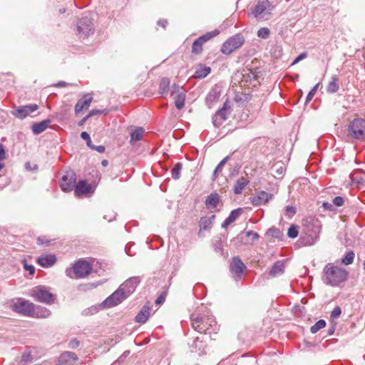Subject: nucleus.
Masks as SVG:
<instances>
[{
  "label": "nucleus",
  "mask_w": 365,
  "mask_h": 365,
  "mask_svg": "<svg viewBox=\"0 0 365 365\" xmlns=\"http://www.w3.org/2000/svg\"><path fill=\"white\" fill-rule=\"evenodd\" d=\"M77 355L71 351L63 353L58 358L56 365H76Z\"/></svg>",
  "instance_id": "nucleus-18"
},
{
  "label": "nucleus",
  "mask_w": 365,
  "mask_h": 365,
  "mask_svg": "<svg viewBox=\"0 0 365 365\" xmlns=\"http://www.w3.org/2000/svg\"><path fill=\"white\" fill-rule=\"evenodd\" d=\"M333 204L336 206V207H340V206H342L344 202V198L340 197V196H337V197H335L333 200Z\"/></svg>",
  "instance_id": "nucleus-45"
},
{
  "label": "nucleus",
  "mask_w": 365,
  "mask_h": 365,
  "mask_svg": "<svg viewBox=\"0 0 365 365\" xmlns=\"http://www.w3.org/2000/svg\"><path fill=\"white\" fill-rule=\"evenodd\" d=\"M298 230L297 227L294 225H292L288 229L287 235L290 238H295L298 235Z\"/></svg>",
  "instance_id": "nucleus-42"
},
{
  "label": "nucleus",
  "mask_w": 365,
  "mask_h": 365,
  "mask_svg": "<svg viewBox=\"0 0 365 365\" xmlns=\"http://www.w3.org/2000/svg\"><path fill=\"white\" fill-rule=\"evenodd\" d=\"M199 341V338L198 337H196V339H195V341H193L192 344L191 345V348H192V351H195V350H197V349H200V346H198V343Z\"/></svg>",
  "instance_id": "nucleus-53"
},
{
  "label": "nucleus",
  "mask_w": 365,
  "mask_h": 365,
  "mask_svg": "<svg viewBox=\"0 0 365 365\" xmlns=\"http://www.w3.org/2000/svg\"><path fill=\"white\" fill-rule=\"evenodd\" d=\"M150 315V307L144 305L135 317V322L139 324H145Z\"/></svg>",
  "instance_id": "nucleus-22"
},
{
  "label": "nucleus",
  "mask_w": 365,
  "mask_h": 365,
  "mask_svg": "<svg viewBox=\"0 0 365 365\" xmlns=\"http://www.w3.org/2000/svg\"><path fill=\"white\" fill-rule=\"evenodd\" d=\"M322 206L325 210H333V205L330 202H323Z\"/></svg>",
  "instance_id": "nucleus-54"
},
{
  "label": "nucleus",
  "mask_w": 365,
  "mask_h": 365,
  "mask_svg": "<svg viewBox=\"0 0 365 365\" xmlns=\"http://www.w3.org/2000/svg\"><path fill=\"white\" fill-rule=\"evenodd\" d=\"M323 272L324 282L333 287L339 286L348 277V272L345 269L335 266L332 263L327 264L324 268Z\"/></svg>",
  "instance_id": "nucleus-1"
},
{
  "label": "nucleus",
  "mask_w": 365,
  "mask_h": 365,
  "mask_svg": "<svg viewBox=\"0 0 365 365\" xmlns=\"http://www.w3.org/2000/svg\"><path fill=\"white\" fill-rule=\"evenodd\" d=\"M60 11V13H61V14H63V13L65 12V9H63V10H62V9H60V11Z\"/></svg>",
  "instance_id": "nucleus-64"
},
{
  "label": "nucleus",
  "mask_w": 365,
  "mask_h": 365,
  "mask_svg": "<svg viewBox=\"0 0 365 365\" xmlns=\"http://www.w3.org/2000/svg\"><path fill=\"white\" fill-rule=\"evenodd\" d=\"M182 165L181 163H178L175 165L171 170L172 178L175 180H178L180 176V171L182 170Z\"/></svg>",
  "instance_id": "nucleus-36"
},
{
  "label": "nucleus",
  "mask_w": 365,
  "mask_h": 365,
  "mask_svg": "<svg viewBox=\"0 0 365 365\" xmlns=\"http://www.w3.org/2000/svg\"><path fill=\"white\" fill-rule=\"evenodd\" d=\"M158 24L161 26L163 28H165L166 25L168 24V21H167V20H165V19L160 20V21H158Z\"/></svg>",
  "instance_id": "nucleus-57"
},
{
  "label": "nucleus",
  "mask_w": 365,
  "mask_h": 365,
  "mask_svg": "<svg viewBox=\"0 0 365 365\" xmlns=\"http://www.w3.org/2000/svg\"><path fill=\"white\" fill-rule=\"evenodd\" d=\"M101 165L103 167H106L108 165V161L107 160H103L101 161Z\"/></svg>",
  "instance_id": "nucleus-61"
},
{
  "label": "nucleus",
  "mask_w": 365,
  "mask_h": 365,
  "mask_svg": "<svg viewBox=\"0 0 365 365\" xmlns=\"http://www.w3.org/2000/svg\"><path fill=\"white\" fill-rule=\"evenodd\" d=\"M50 242L49 240H47L46 237H39L37 239V243L38 245H48Z\"/></svg>",
  "instance_id": "nucleus-48"
},
{
  "label": "nucleus",
  "mask_w": 365,
  "mask_h": 365,
  "mask_svg": "<svg viewBox=\"0 0 365 365\" xmlns=\"http://www.w3.org/2000/svg\"><path fill=\"white\" fill-rule=\"evenodd\" d=\"M339 90L338 78L336 75L331 77L327 86V91L329 93H334Z\"/></svg>",
  "instance_id": "nucleus-31"
},
{
  "label": "nucleus",
  "mask_w": 365,
  "mask_h": 365,
  "mask_svg": "<svg viewBox=\"0 0 365 365\" xmlns=\"http://www.w3.org/2000/svg\"><path fill=\"white\" fill-rule=\"evenodd\" d=\"M307 53L305 52H303L302 53H300L293 61L292 63V65H294V64H297V63H299L300 61L304 59L306 57H307Z\"/></svg>",
  "instance_id": "nucleus-47"
},
{
  "label": "nucleus",
  "mask_w": 365,
  "mask_h": 365,
  "mask_svg": "<svg viewBox=\"0 0 365 365\" xmlns=\"http://www.w3.org/2000/svg\"><path fill=\"white\" fill-rule=\"evenodd\" d=\"M229 108L227 103L225 102L223 106L215 113L212 118V123L215 127H220L226 120L229 113Z\"/></svg>",
  "instance_id": "nucleus-15"
},
{
  "label": "nucleus",
  "mask_w": 365,
  "mask_h": 365,
  "mask_svg": "<svg viewBox=\"0 0 365 365\" xmlns=\"http://www.w3.org/2000/svg\"><path fill=\"white\" fill-rule=\"evenodd\" d=\"M140 278L138 277H130L127 279L124 283H123L119 288L120 290L125 293V296L128 297L130 294H131L140 283Z\"/></svg>",
  "instance_id": "nucleus-16"
},
{
  "label": "nucleus",
  "mask_w": 365,
  "mask_h": 365,
  "mask_svg": "<svg viewBox=\"0 0 365 365\" xmlns=\"http://www.w3.org/2000/svg\"><path fill=\"white\" fill-rule=\"evenodd\" d=\"M211 71L209 66H200L196 69L193 76L197 78H203L206 77Z\"/></svg>",
  "instance_id": "nucleus-30"
},
{
  "label": "nucleus",
  "mask_w": 365,
  "mask_h": 365,
  "mask_svg": "<svg viewBox=\"0 0 365 365\" xmlns=\"http://www.w3.org/2000/svg\"><path fill=\"white\" fill-rule=\"evenodd\" d=\"M51 120L46 119L32 125V131L34 134H40L43 132L50 125Z\"/></svg>",
  "instance_id": "nucleus-28"
},
{
  "label": "nucleus",
  "mask_w": 365,
  "mask_h": 365,
  "mask_svg": "<svg viewBox=\"0 0 365 365\" xmlns=\"http://www.w3.org/2000/svg\"><path fill=\"white\" fill-rule=\"evenodd\" d=\"M192 327L199 333H216L219 328L215 317L210 314L200 317L192 316Z\"/></svg>",
  "instance_id": "nucleus-2"
},
{
  "label": "nucleus",
  "mask_w": 365,
  "mask_h": 365,
  "mask_svg": "<svg viewBox=\"0 0 365 365\" xmlns=\"http://www.w3.org/2000/svg\"><path fill=\"white\" fill-rule=\"evenodd\" d=\"M315 241H316V240H314V238L312 237L307 242H304V245H312L315 242Z\"/></svg>",
  "instance_id": "nucleus-59"
},
{
  "label": "nucleus",
  "mask_w": 365,
  "mask_h": 365,
  "mask_svg": "<svg viewBox=\"0 0 365 365\" xmlns=\"http://www.w3.org/2000/svg\"><path fill=\"white\" fill-rule=\"evenodd\" d=\"M319 86V83L316 84L312 88V89L309 92V93L307 96V98H306V103L309 102L313 98L314 96L315 95V93L318 89Z\"/></svg>",
  "instance_id": "nucleus-43"
},
{
  "label": "nucleus",
  "mask_w": 365,
  "mask_h": 365,
  "mask_svg": "<svg viewBox=\"0 0 365 365\" xmlns=\"http://www.w3.org/2000/svg\"><path fill=\"white\" fill-rule=\"evenodd\" d=\"M202 44L203 43L201 42L199 38L196 39L192 46V52L193 53H200L202 51Z\"/></svg>",
  "instance_id": "nucleus-38"
},
{
  "label": "nucleus",
  "mask_w": 365,
  "mask_h": 365,
  "mask_svg": "<svg viewBox=\"0 0 365 365\" xmlns=\"http://www.w3.org/2000/svg\"><path fill=\"white\" fill-rule=\"evenodd\" d=\"M81 137L83 140H85L86 141H89V142H90V139H91V138H90L89 134H88L87 132H85V131L82 132V133H81Z\"/></svg>",
  "instance_id": "nucleus-56"
},
{
  "label": "nucleus",
  "mask_w": 365,
  "mask_h": 365,
  "mask_svg": "<svg viewBox=\"0 0 365 365\" xmlns=\"http://www.w3.org/2000/svg\"><path fill=\"white\" fill-rule=\"evenodd\" d=\"M127 298L125 293L120 288L115 291L111 295L107 297L102 303L103 308H110L120 304Z\"/></svg>",
  "instance_id": "nucleus-9"
},
{
  "label": "nucleus",
  "mask_w": 365,
  "mask_h": 365,
  "mask_svg": "<svg viewBox=\"0 0 365 365\" xmlns=\"http://www.w3.org/2000/svg\"><path fill=\"white\" fill-rule=\"evenodd\" d=\"M296 213V209L293 206H287L285 207L284 214L288 218H292Z\"/></svg>",
  "instance_id": "nucleus-41"
},
{
  "label": "nucleus",
  "mask_w": 365,
  "mask_h": 365,
  "mask_svg": "<svg viewBox=\"0 0 365 365\" xmlns=\"http://www.w3.org/2000/svg\"><path fill=\"white\" fill-rule=\"evenodd\" d=\"M246 235L247 237H250V236L252 237L253 240H257L259 238V235L257 232H255L252 230L247 231L246 232Z\"/></svg>",
  "instance_id": "nucleus-50"
},
{
  "label": "nucleus",
  "mask_w": 365,
  "mask_h": 365,
  "mask_svg": "<svg viewBox=\"0 0 365 365\" xmlns=\"http://www.w3.org/2000/svg\"><path fill=\"white\" fill-rule=\"evenodd\" d=\"M24 269L26 271H29L30 274L32 275V274H34L35 268H34V267L33 265L28 264L25 263L24 264Z\"/></svg>",
  "instance_id": "nucleus-49"
},
{
  "label": "nucleus",
  "mask_w": 365,
  "mask_h": 365,
  "mask_svg": "<svg viewBox=\"0 0 365 365\" xmlns=\"http://www.w3.org/2000/svg\"><path fill=\"white\" fill-rule=\"evenodd\" d=\"M273 6L268 0H258L256 6L252 11V14L255 18H264L267 15H270V11L272 10Z\"/></svg>",
  "instance_id": "nucleus-8"
},
{
  "label": "nucleus",
  "mask_w": 365,
  "mask_h": 365,
  "mask_svg": "<svg viewBox=\"0 0 365 365\" xmlns=\"http://www.w3.org/2000/svg\"><path fill=\"white\" fill-rule=\"evenodd\" d=\"M161 300H162V297H158L156 301H155V303H160L161 302Z\"/></svg>",
  "instance_id": "nucleus-63"
},
{
  "label": "nucleus",
  "mask_w": 365,
  "mask_h": 365,
  "mask_svg": "<svg viewBox=\"0 0 365 365\" xmlns=\"http://www.w3.org/2000/svg\"><path fill=\"white\" fill-rule=\"evenodd\" d=\"M6 158L5 149L2 144L0 143V161L4 160Z\"/></svg>",
  "instance_id": "nucleus-52"
},
{
  "label": "nucleus",
  "mask_w": 365,
  "mask_h": 365,
  "mask_svg": "<svg viewBox=\"0 0 365 365\" xmlns=\"http://www.w3.org/2000/svg\"><path fill=\"white\" fill-rule=\"evenodd\" d=\"M249 182L250 180L247 178L241 177L237 179L233 187L234 193L236 195L241 194Z\"/></svg>",
  "instance_id": "nucleus-26"
},
{
  "label": "nucleus",
  "mask_w": 365,
  "mask_h": 365,
  "mask_svg": "<svg viewBox=\"0 0 365 365\" xmlns=\"http://www.w3.org/2000/svg\"><path fill=\"white\" fill-rule=\"evenodd\" d=\"M230 268L233 274V277L236 281H238L241 279L242 275L247 267L240 257H235L232 258Z\"/></svg>",
  "instance_id": "nucleus-13"
},
{
  "label": "nucleus",
  "mask_w": 365,
  "mask_h": 365,
  "mask_svg": "<svg viewBox=\"0 0 365 365\" xmlns=\"http://www.w3.org/2000/svg\"><path fill=\"white\" fill-rule=\"evenodd\" d=\"M349 135L356 139L364 140L365 138V120L363 118H355L349 125Z\"/></svg>",
  "instance_id": "nucleus-6"
},
{
  "label": "nucleus",
  "mask_w": 365,
  "mask_h": 365,
  "mask_svg": "<svg viewBox=\"0 0 365 365\" xmlns=\"http://www.w3.org/2000/svg\"><path fill=\"white\" fill-rule=\"evenodd\" d=\"M242 209H241V208L233 210L230 212V215L223 222V223L222 225V227L227 228V227L228 225H230V224L234 222L239 217V216L242 214Z\"/></svg>",
  "instance_id": "nucleus-25"
},
{
  "label": "nucleus",
  "mask_w": 365,
  "mask_h": 365,
  "mask_svg": "<svg viewBox=\"0 0 365 365\" xmlns=\"http://www.w3.org/2000/svg\"><path fill=\"white\" fill-rule=\"evenodd\" d=\"M80 344V341L77 339H73L68 343V348L74 349H76Z\"/></svg>",
  "instance_id": "nucleus-46"
},
{
  "label": "nucleus",
  "mask_w": 365,
  "mask_h": 365,
  "mask_svg": "<svg viewBox=\"0 0 365 365\" xmlns=\"http://www.w3.org/2000/svg\"><path fill=\"white\" fill-rule=\"evenodd\" d=\"M341 313V308L339 307H336L334 308L331 313V318L332 319H336L338 318Z\"/></svg>",
  "instance_id": "nucleus-44"
},
{
  "label": "nucleus",
  "mask_w": 365,
  "mask_h": 365,
  "mask_svg": "<svg viewBox=\"0 0 365 365\" xmlns=\"http://www.w3.org/2000/svg\"><path fill=\"white\" fill-rule=\"evenodd\" d=\"M38 108L37 104H30L26 106H19L11 111L13 115L19 119H24L31 113L35 112Z\"/></svg>",
  "instance_id": "nucleus-14"
},
{
  "label": "nucleus",
  "mask_w": 365,
  "mask_h": 365,
  "mask_svg": "<svg viewBox=\"0 0 365 365\" xmlns=\"http://www.w3.org/2000/svg\"><path fill=\"white\" fill-rule=\"evenodd\" d=\"M75 195L77 197H82L93 192L91 185L86 181L81 180L75 185Z\"/></svg>",
  "instance_id": "nucleus-19"
},
{
  "label": "nucleus",
  "mask_w": 365,
  "mask_h": 365,
  "mask_svg": "<svg viewBox=\"0 0 365 365\" xmlns=\"http://www.w3.org/2000/svg\"><path fill=\"white\" fill-rule=\"evenodd\" d=\"M56 258L53 255H41L37 259L38 263L43 267H49L55 264Z\"/></svg>",
  "instance_id": "nucleus-23"
},
{
  "label": "nucleus",
  "mask_w": 365,
  "mask_h": 365,
  "mask_svg": "<svg viewBox=\"0 0 365 365\" xmlns=\"http://www.w3.org/2000/svg\"><path fill=\"white\" fill-rule=\"evenodd\" d=\"M91 264L86 260H78L72 268H67L66 275L70 278H83L90 274Z\"/></svg>",
  "instance_id": "nucleus-3"
},
{
  "label": "nucleus",
  "mask_w": 365,
  "mask_h": 365,
  "mask_svg": "<svg viewBox=\"0 0 365 365\" xmlns=\"http://www.w3.org/2000/svg\"><path fill=\"white\" fill-rule=\"evenodd\" d=\"M354 258V253L351 251L346 253L345 257L342 258L341 262L344 264L349 265L352 264Z\"/></svg>",
  "instance_id": "nucleus-39"
},
{
  "label": "nucleus",
  "mask_w": 365,
  "mask_h": 365,
  "mask_svg": "<svg viewBox=\"0 0 365 365\" xmlns=\"http://www.w3.org/2000/svg\"><path fill=\"white\" fill-rule=\"evenodd\" d=\"M170 94L175 99V107L180 110L184 107L185 101V94L183 88L176 84L171 86Z\"/></svg>",
  "instance_id": "nucleus-11"
},
{
  "label": "nucleus",
  "mask_w": 365,
  "mask_h": 365,
  "mask_svg": "<svg viewBox=\"0 0 365 365\" xmlns=\"http://www.w3.org/2000/svg\"><path fill=\"white\" fill-rule=\"evenodd\" d=\"M284 264L282 261L276 262L269 271V276L272 277H276L282 275L284 272Z\"/></svg>",
  "instance_id": "nucleus-24"
},
{
  "label": "nucleus",
  "mask_w": 365,
  "mask_h": 365,
  "mask_svg": "<svg viewBox=\"0 0 365 365\" xmlns=\"http://www.w3.org/2000/svg\"><path fill=\"white\" fill-rule=\"evenodd\" d=\"M273 195L265 191H260L250 198L251 203L254 206H260L268 202Z\"/></svg>",
  "instance_id": "nucleus-17"
},
{
  "label": "nucleus",
  "mask_w": 365,
  "mask_h": 365,
  "mask_svg": "<svg viewBox=\"0 0 365 365\" xmlns=\"http://www.w3.org/2000/svg\"><path fill=\"white\" fill-rule=\"evenodd\" d=\"M92 149L98 151L100 153H103L105 152V147L103 145H98V146H93L92 147Z\"/></svg>",
  "instance_id": "nucleus-55"
},
{
  "label": "nucleus",
  "mask_w": 365,
  "mask_h": 365,
  "mask_svg": "<svg viewBox=\"0 0 365 365\" xmlns=\"http://www.w3.org/2000/svg\"><path fill=\"white\" fill-rule=\"evenodd\" d=\"M51 314V312L49 309L46 307H43L41 306L35 307L34 304V313L31 317H34L36 318H47Z\"/></svg>",
  "instance_id": "nucleus-27"
},
{
  "label": "nucleus",
  "mask_w": 365,
  "mask_h": 365,
  "mask_svg": "<svg viewBox=\"0 0 365 365\" xmlns=\"http://www.w3.org/2000/svg\"><path fill=\"white\" fill-rule=\"evenodd\" d=\"M76 34L80 38H86L94 32L92 20L88 16H83L78 20L76 24Z\"/></svg>",
  "instance_id": "nucleus-5"
},
{
  "label": "nucleus",
  "mask_w": 365,
  "mask_h": 365,
  "mask_svg": "<svg viewBox=\"0 0 365 365\" xmlns=\"http://www.w3.org/2000/svg\"><path fill=\"white\" fill-rule=\"evenodd\" d=\"M219 202V195L217 193H212L207 196L205 205L207 207H216Z\"/></svg>",
  "instance_id": "nucleus-32"
},
{
  "label": "nucleus",
  "mask_w": 365,
  "mask_h": 365,
  "mask_svg": "<svg viewBox=\"0 0 365 365\" xmlns=\"http://www.w3.org/2000/svg\"><path fill=\"white\" fill-rule=\"evenodd\" d=\"M93 100V97L90 94L85 95L83 98L78 101L75 106V112L78 113L84 109H88Z\"/></svg>",
  "instance_id": "nucleus-20"
},
{
  "label": "nucleus",
  "mask_w": 365,
  "mask_h": 365,
  "mask_svg": "<svg viewBox=\"0 0 365 365\" xmlns=\"http://www.w3.org/2000/svg\"><path fill=\"white\" fill-rule=\"evenodd\" d=\"M143 133H144V129L143 128H141V127L136 128L130 133V143H133L135 142L140 140L143 137Z\"/></svg>",
  "instance_id": "nucleus-33"
},
{
  "label": "nucleus",
  "mask_w": 365,
  "mask_h": 365,
  "mask_svg": "<svg viewBox=\"0 0 365 365\" xmlns=\"http://www.w3.org/2000/svg\"><path fill=\"white\" fill-rule=\"evenodd\" d=\"M68 85V83L65 81H59L58 83L56 84V87L61 88L65 87Z\"/></svg>",
  "instance_id": "nucleus-58"
},
{
  "label": "nucleus",
  "mask_w": 365,
  "mask_h": 365,
  "mask_svg": "<svg viewBox=\"0 0 365 365\" xmlns=\"http://www.w3.org/2000/svg\"><path fill=\"white\" fill-rule=\"evenodd\" d=\"M170 80L168 78H163L161 79L160 86H159V93L162 96H167L169 93V91L171 89L170 88Z\"/></svg>",
  "instance_id": "nucleus-29"
},
{
  "label": "nucleus",
  "mask_w": 365,
  "mask_h": 365,
  "mask_svg": "<svg viewBox=\"0 0 365 365\" xmlns=\"http://www.w3.org/2000/svg\"><path fill=\"white\" fill-rule=\"evenodd\" d=\"M244 41V38L242 36L235 35L230 38L223 43L221 48V51L224 54H230L235 49L240 47L243 44Z\"/></svg>",
  "instance_id": "nucleus-7"
},
{
  "label": "nucleus",
  "mask_w": 365,
  "mask_h": 365,
  "mask_svg": "<svg viewBox=\"0 0 365 365\" xmlns=\"http://www.w3.org/2000/svg\"><path fill=\"white\" fill-rule=\"evenodd\" d=\"M326 326V322L324 319H319L310 328V331L312 334H316L320 329L324 328Z\"/></svg>",
  "instance_id": "nucleus-35"
},
{
  "label": "nucleus",
  "mask_w": 365,
  "mask_h": 365,
  "mask_svg": "<svg viewBox=\"0 0 365 365\" xmlns=\"http://www.w3.org/2000/svg\"><path fill=\"white\" fill-rule=\"evenodd\" d=\"M270 34L269 29L267 28H261L257 31V36L259 38L267 39Z\"/></svg>",
  "instance_id": "nucleus-40"
},
{
  "label": "nucleus",
  "mask_w": 365,
  "mask_h": 365,
  "mask_svg": "<svg viewBox=\"0 0 365 365\" xmlns=\"http://www.w3.org/2000/svg\"><path fill=\"white\" fill-rule=\"evenodd\" d=\"M230 158V156L227 155L226 156L225 158H223L220 162V163L217 165V166L215 168V170H214V173H213V179H215L217 175H218V173H220L224 167V165H225V163L227 162V160H229Z\"/></svg>",
  "instance_id": "nucleus-37"
},
{
  "label": "nucleus",
  "mask_w": 365,
  "mask_h": 365,
  "mask_svg": "<svg viewBox=\"0 0 365 365\" xmlns=\"http://www.w3.org/2000/svg\"><path fill=\"white\" fill-rule=\"evenodd\" d=\"M31 295L36 301L47 304H53L55 300V296L44 286L34 287L31 291Z\"/></svg>",
  "instance_id": "nucleus-4"
},
{
  "label": "nucleus",
  "mask_w": 365,
  "mask_h": 365,
  "mask_svg": "<svg viewBox=\"0 0 365 365\" xmlns=\"http://www.w3.org/2000/svg\"><path fill=\"white\" fill-rule=\"evenodd\" d=\"M90 117L88 116V115H87L86 117H84L79 123H78V125H83L86 121Z\"/></svg>",
  "instance_id": "nucleus-60"
},
{
  "label": "nucleus",
  "mask_w": 365,
  "mask_h": 365,
  "mask_svg": "<svg viewBox=\"0 0 365 365\" xmlns=\"http://www.w3.org/2000/svg\"><path fill=\"white\" fill-rule=\"evenodd\" d=\"M13 309L18 313L31 317L34 313V304L20 299L14 304Z\"/></svg>",
  "instance_id": "nucleus-12"
},
{
  "label": "nucleus",
  "mask_w": 365,
  "mask_h": 365,
  "mask_svg": "<svg viewBox=\"0 0 365 365\" xmlns=\"http://www.w3.org/2000/svg\"><path fill=\"white\" fill-rule=\"evenodd\" d=\"M215 218V215L201 217L199 222L200 231L210 230L212 227Z\"/></svg>",
  "instance_id": "nucleus-21"
},
{
  "label": "nucleus",
  "mask_w": 365,
  "mask_h": 365,
  "mask_svg": "<svg viewBox=\"0 0 365 365\" xmlns=\"http://www.w3.org/2000/svg\"><path fill=\"white\" fill-rule=\"evenodd\" d=\"M104 112V110H98V109H93L88 113V116L91 117L98 114H101Z\"/></svg>",
  "instance_id": "nucleus-51"
},
{
  "label": "nucleus",
  "mask_w": 365,
  "mask_h": 365,
  "mask_svg": "<svg viewBox=\"0 0 365 365\" xmlns=\"http://www.w3.org/2000/svg\"><path fill=\"white\" fill-rule=\"evenodd\" d=\"M76 178L73 170H68L60 180V186L63 191L69 192L72 190L76 185Z\"/></svg>",
  "instance_id": "nucleus-10"
},
{
  "label": "nucleus",
  "mask_w": 365,
  "mask_h": 365,
  "mask_svg": "<svg viewBox=\"0 0 365 365\" xmlns=\"http://www.w3.org/2000/svg\"><path fill=\"white\" fill-rule=\"evenodd\" d=\"M86 143H87V145L90 148H92V147H93L94 145H91V140L90 139V142L89 141H86Z\"/></svg>",
  "instance_id": "nucleus-62"
},
{
  "label": "nucleus",
  "mask_w": 365,
  "mask_h": 365,
  "mask_svg": "<svg viewBox=\"0 0 365 365\" xmlns=\"http://www.w3.org/2000/svg\"><path fill=\"white\" fill-rule=\"evenodd\" d=\"M219 34L220 32L218 30H214L200 36L198 38L201 42L204 43L210 40L211 38H212L213 37L217 36Z\"/></svg>",
  "instance_id": "nucleus-34"
}]
</instances>
